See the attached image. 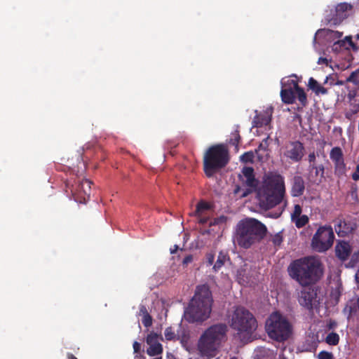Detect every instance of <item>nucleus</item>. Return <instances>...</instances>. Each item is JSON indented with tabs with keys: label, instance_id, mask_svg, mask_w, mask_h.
<instances>
[{
	"label": "nucleus",
	"instance_id": "nucleus-10",
	"mask_svg": "<svg viewBox=\"0 0 359 359\" xmlns=\"http://www.w3.org/2000/svg\"><path fill=\"white\" fill-rule=\"evenodd\" d=\"M353 6L347 3H340L334 8L329 11L325 17V22L331 25H338L348 16V12L351 11Z\"/></svg>",
	"mask_w": 359,
	"mask_h": 359
},
{
	"label": "nucleus",
	"instance_id": "nucleus-5",
	"mask_svg": "<svg viewBox=\"0 0 359 359\" xmlns=\"http://www.w3.org/2000/svg\"><path fill=\"white\" fill-rule=\"evenodd\" d=\"M227 326L224 323H218L208 327L201 334L198 349L203 356L213 357L221 341L226 337Z\"/></svg>",
	"mask_w": 359,
	"mask_h": 359
},
{
	"label": "nucleus",
	"instance_id": "nucleus-53",
	"mask_svg": "<svg viewBox=\"0 0 359 359\" xmlns=\"http://www.w3.org/2000/svg\"><path fill=\"white\" fill-rule=\"evenodd\" d=\"M67 356H68V358L69 359H77L76 357H75L72 353H68L67 354Z\"/></svg>",
	"mask_w": 359,
	"mask_h": 359
},
{
	"label": "nucleus",
	"instance_id": "nucleus-34",
	"mask_svg": "<svg viewBox=\"0 0 359 359\" xmlns=\"http://www.w3.org/2000/svg\"><path fill=\"white\" fill-rule=\"evenodd\" d=\"M241 136L238 130H236L231 134V137L229 140V143L232 145L237 147L240 142Z\"/></svg>",
	"mask_w": 359,
	"mask_h": 359
},
{
	"label": "nucleus",
	"instance_id": "nucleus-7",
	"mask_svg": "<svg viewBox=\"0 0 359 359\" xmlns=\"http://www.w3.org/2000/svg\"><path fill=\"white\" fill-rule=\"evenodd\" d=\"M229 161V151L223 144H216L208 148L203 156V170L208 177H211Z\"/></svg>",
	"mask_w": 359,
	"mask_h": 359
},
{
	"label": "nucleus",
	"instance_id": "nucleus-1",
	"mask_svg": "<svg viewBox=\"0 0 359 359\" xmlns=\"http://www.w3.org/2000/svg\"><path fill=\"white\" fill-rule=\"evenodd\" d=\"M285 194L284 178L277 173H269L264 178L257 195L260 206L269 210L279 205Z\"/></svg>",
	"mask_w": 359,
	"mask_h": 359
},
{
	"label": "nucleus",
	"instance_id": "nucleus-57",
	"mask_svg": "<svg viewBox=\"0 0 359 359\" xmlns=\"http://www.w3.org/2000/svg\"><path fill=\"white\" fill-rule=\"evenodd\" d=\"M292 76L297 77L295 74H292Z\"/></svg>",
	"mask_w": 359,
	"mask_h": 359
},
{
	"label": "nucleus",
	"instance_id": "nucleus-54",
	"mask_svg": "<svg viewBox=\"0 0 359 359\" xmlns=\"http://www.w3.org/2000/svg\"><path fill=\"white\" fill-rule=\"evenodd\" d=\"M134 359H144L142 355H136L134 358Z\"/></svg>",
	"mask_w": 359,
	"mask_h": 359
},
{
	"label": "nucleus",
	"instance_id": "nucleus-28",
	"mask_svg": "<svg viewBox=\"0 0 359 359\" xmlns=\"http://www.w3.org/2000/svg\"><path fill=\"white\" fill-rule=\"evenodd\" d=\"M339 336L336 332H330L325 338V342L331 346H336L339 344Z\"/></svg>",
	"mask_w": 359,
	"mask_h": 359
},
{
	"label": "nucleus",
	"instance_id": "nucleus-2",
	"mask_svg": "<svg viewBox=\"0 0 359 359\" xmlns=\"http://www.w3.org/2000/svg\"><path fill=\"white\" fill-rule=\"evenodd\" d=\"M213 299L212 292L205 285H198L195 294L184 311V316L189 323L203 322L212 311Z\"/></svg>",
	"mask_w": 359,
	"mask_h": 359
},
{
	"label": "nucleus",
	"instance_id": "nucleus-46",
	"mask_svg": "<svg viewBox=\"0 0 359 359\" xmlns=\"http://www.w3.org/2000/svg\"><path fill=\"white\" fill-rule=\"evenodd\" d=\"M133 346V349H134V353H138L141 348L140 344L137 341H134Z\"/></svg>",
	"mask_w": 359,
	"mask_h": 359
},
{
	"label": "nucleus",
	"instance_id": "nucleus-25",
	"mask_svg": "<svg viewBox=\"0 0 359 359\" xmlns=\"http://www.w3.org/2000/svg\"><path fill=\"white\" fill-rule=\"evenodd\" d=\"M292 222L295 224L297 229H301L309 223V218L306 215H302L295 218L294 220H292Z\"/></svg>",
	"mask_w": 359,
	"mask_h": 359
},
{
	"label": "nucleus",
	"instance_id": "nucleus-30",
	"mask_svg": "<svg viewBox=\"0 0 359 359\" xmlns=\"http://www.w3.org/2000/svg\"><path fill=\"white\" fill-rule=\"evenodd\" d=\"M297 95V99L302 106H306L307 104V96L304 89L301 87L295 90V95Z\"/></svg>",
	"mask_w": 359,
	"mask_h": 359
},
{
	"label": "nucleus",
	"instance_id": "nucleus-48",
	"mask_svg": "<svg viewBox=\"0 0 359 359\" xmlns=\"http://www.w3.org/2000/svg\"><path fill=\"white\" fill-rule=\"evenodd\" d=\"M317 62L318 65L325 64L326 65H328V60L325 57H319Z\"/></svg>",
	"mask_w": 359,
	"mask_h": 359
},
{
	"label": "nucleus",
	"instance_id": "nucleus-41",
	"mask_svg": "<svg viewBox=\"0 0 359 359\" xmlns=\"http://www.w3.org/2000/svg\"><path fill=\"white\" fill-rule=\"evenodd\" d=\"M351 110L353 114H355L358 112H359V99L355 100V102L351 104Z\"/></svg>",
	"mask_w": 359,
	"mask_h": 359
},
{
	"label": "nucleus",
	"instance_id": "nucleus-49",
	"mask_svg": "<svg viewBox=\"0 0 359 359\" xmlns=\"http://www.w3.org/2000/svg\"><path fill=\"white\" fill-rule=\"evenodd\" d=\"M140 312L141 314H142L143 316H146L147 313H149L145 306H140Z\"/></svg>",
	"mask_w": 359,
	"mask_h": 359
},
{
	"label": "nucleus",
	"instance_id": "nucleus-50",
	"mask_svg": "<svg viewBox=\"0 0 359 359\" xmlns=\"http://www.w3.org/2000/svg\"><path fill=\"white\" fill-rule=\"evenodd\" d=\"M283 211V209H282L281 210L275 212V213L273 214L272 217L273 218H278L282 215Z\"/></svg>",
	"mask_w": 359,
	"mask_h": 359
},
{
	"label": "nucleus",
	"instance_id": "nucleus-27",
	"mask_svg": "<svg viewBox=\"0 0 359 359\" xmlns=\"http://www.w3.org/2000/svg\"><path fill=\"white\" fill-rule=\"evenodd\" d=\"M282 88L290 89V90H295L300 86L298 85L297 81L293 79H288L285 81H281Z\"/></svg>",
	"mask_w": 359,
	"mask_h": 359
},
{
	"label": "nucleus",
	"instance_id": "nucleus-20",
	"mask_svg": "<svg viewBox=\"0 0 359 359\" xmlns=\"http://www.w3.org/2000/svg\"><path fill=\"white\" fill-rule=\"evenodd\" d=\"M305 190V182L302 176H294L292 181L290 194L293 197H299Z\"/></svg>",
	"mask_w": 359,
	"mask_h": 359
},
{
	"label": "nucleus",
	"instance_id": "nucleus-32",
	"mask_svg": "<svg viewBox=\"0 0 359 359\" xmlns=\"http://www.w3.org/2000/svg\"><path fill=\"white\" fill-rule=\"evenodd\" d=\"M165 337L167 341L174 340L176 338L175 332L172 327H168L164 332Z\"/></svg>",
	"mask_w": 359,
	"mask_h": 359
},
{
	"label": "nucleus",
	"instance_id": "nucleus-15",
	"mask_svg": "<svg viewBox=\"0 0 359 359\" xmlns=\"http://www.w3.org/2000/svg\"><path fill=\"white\" fill-rule=\"evenodd\" d=\"M239 179L242 185L248 188V193L252 192L258 185V180L255 178V171L252 167H244L242 169V175H239Z\"/></svg>",
	"mask_w": 359,
	"mask_h": 359
},
{
	"label": "nucleus",
	"instance_id": "nucleus-35",
	"mask_svg": "<svg viewBox=\"0 0 359 359\" xmlns=\"http://www.w3.org/2000/svg\"><path fill=\"white\" fill-rule=\"evenodd\" d=\"M254 154L252 151L245 152L241 156V161L243 163H252L253 162Z\"/></svg>",
	"mask_w": 359,
	"mask_h": 359
},
{
	"label": "nucleus",
	"instance_id": "nucleus-37",
	"mask_svg": "<svg viewBox=\"0 0 359 359\" xmlns=\"http://www.w3.org/2000/svg\"><path fill=\"white\" fill-rule=\"evenodd\" d=\"M323 32L325 33L327 36H330L334 39H339L342 36V33L339 31H333L329 29H322Z\"/></svg>",
	"mask_w": 359,
	"mask_h": 359
},
{
	"label": "nucleus",
	"instance_id": "nucleus-3",
	"mask_svg": "<svg viewBox=\"0 0 359 359\" xmlns=\"http://www.w3.org/2000/svg\"><path fill=\"white\" fill-rule=\"evenodd\" d=\"M320 263L313 257H305L293 260L287 267L292 279L302 286L315 283L320 278Z\"/></svg>",
	"mask_w": 359,
	"mask_h": 359
},
{
	"label": "nucleus",
	"instance_id": "nucleus-9",
	"mask_svg": "<svg viewBox=\"0 0 359 359\" xmlns=\"http://www.w3.org/2000/svg\"><path fill=\"white\" fill-rule=\"evenodd\" d=\"M335 236L330 225L319 226L312 237L311 245L318 252H325L332 248Z\"/></svg>",
	"mask_w": 359,
	"mask_h": 359
},
{
	"label": "nucleus",
	"instance_id": "nucleus-31",
	"mask_svg": "<svg viewBox=\"0 0 359 359\" xmlns=\"http://www.w3.org/2000/svg\"><path fill=\"white\" fill-rule=\"evenodd\" d=\"M359 263V251L354 252L351 255L350 261L346 264V268H354Z\"/></svg>",
	"mask_w": 359,
	"mask_h": 359
},
{
	"label": "nucleus",
	"instance_id": "nucleus-16",
	"mask_svg": "<svg viewBox=\"0 0 359 359\" xmlns=\"http://www.w3.org/2000/svg\"><path fill=\"white\" fill-rule=\"evenodd\" d=\"M212 209V205L203 200L197 203L194 215L196 217L199 224H205L209 221Z\"/></svg>",
	"mask_w": 359,
	"mask_h": 359
},
{
	"label": "nucleus",
	"instance_id": "nucleus-56",
	"mask_svg": "<svg viewBox=\"0 0 359 359\" xmlns=\"http://www.w3.org/2000/svg\"><path fill=\"white\" fill-rule=\"evenodd\" d=\"M215 224V222H210V226H212V225H213V224Z\"/></svg>",
	"mask_w": 359,
	"mask_h": 359
},
{
	"label": "nucleus",
	"instance_id": "nucleus-44",
	"mask_svg": "<svg viewBox=\"0 0 359 359\" xmlns=\"http://www.w3.org/2000/svg\"><path fill=\"white\" fill-rule=\"evenodd\" d=\"M193 261V257L191 255H189L187 256H186L183 261H182V264L184 265H187L189 264V263H191V262Z\"/></svg>",
	"mask_w": 359,
	"mask_h": 359
},
{
	"label": "nucleus",
	"instance_id": "nucleus-11",
	"mask_svg": "<svg viewBox=\"0 0 359 359\" xmlns=\"http://www.w3.org/2000/svg\"><path fill=\"white\" fill-rule=\"evenodd\" d=\"M304 154V145L299 140L289 141L284 146V157L293 163L300 162Z\"/></svg>",
	"mask_w": 359,
	"mask_h": 359
},
{
	"label": "nucleus",
	"instance_id": "nucleus-22",
	"mask_svg": "<svg viewBox=\"0 0 359 359\" xmlns=\"http://www.w3.org/2000/svg\"><path fill=\"white\" fill-rule=\"evenodd\" d=\"M308 86L317 95H326L328 92L327 88L319 84L318 82L313 77H311L309 79Z\"/></svg>",
	"mask_w": 359,
	"mask_h": 359
},
{
	"label": "nucleus",
	"instance_id": "nucleus-40",
	"mask_svg": "<svg viewBox=\"0 0 359 359\" xmlns=\"http://www.w3.org/2000/svg\"><path fill=\"white\" fill-rule=\"evenodd\" d=\"M319 359H333V355L331 353L323 351L319 353Z\"/></svg>",
	"mask_w": 359,
	"mask_h": 359
},
{
	"label": "nucleus",
	"instance_id": "nucleus-23",
	"mask_svg": "<svg viewBox=\"0 0 359 359\" xmlns=\"http://www.w3.org/2000/svg\"><path fill=\"white\" fill-rule=\"evenodd\" d=\"M280 97L282 102L287 104H292L295 102V92L290 89L281 88Z\"/></svg>",
	"mask_w": 359,
	"mask_h": 359
},
{
	"label": "nucleus",
	"instance_id": "nucleus-13",
	"mask_svg": "<svg viewBox=\"0 0 359 359\" xmlns=\"http://www.w3.org/2000/svg\"><path fill=\"white\" fill-rule=\"evenodd\" d=\"M330 158L334 163V175L339 177L345 175L346 168L341 148L339 147H333L330 152Z\"/></svg>",
	"mask_w": 359,
	"mask_h": 359
},
{
	"label": "nucleus",
	"instance_id": "nucleus-39",
	"mask_svg": "<svg viewBox=\"0 0 359 359\" xmlns=\"http://www.w3.org/2000/svg\"><path fill=\"white\" fill-rule=\"evenodd\" d=\"M283 241V236L280 233L275 234L272 238V243L274 245H280Z\"/></svg>",
	"mask_w": 359,
	"mask_h": 359
},
{
	"label": "nucleus",
	"instance_id": "nucleus-33",
	"mask_svg": "<svg viewBox=\"0 0 359 359\" xmlns=\"http://www.w3.org/2000/svg\"><path fill=\"white\" fill-rule=\"evenodd\" d=\"M342 225L346 226V224L345 221H342L341 219L338 222L337 224L334 225L335 231L337 233V234L340 236H342L346 233V231L343 230L341 229Z\"/></svg>",
	"mask_w": 359,
	"mask_h": 359
},
{
	"label": "nucleus",
	"instance_id": "nucleus-45",
	"mask_svg": "<svg viewBox=\"0 0 359 359\" xmlns=\"http://www.w3.org/2000/svg\"><path fill=\"white\" fill-rule=\"evenodd\" d=\"M352 179L354 181L359 180V164L356 166V170L352 174Z\"/></svg>",
	"mask_w": 359,
	"mask_h": 359
},
{
	"label": "nucleus",
	"instance_id": "nucleus-43",
	"mask_svg": "<svg viewBox=\"0 0 359 359\" xmlns=\"http://www.w3.org/2000/svg\"><path fill=\"white\" fill-rule=\"evenodd\" d=\"M206 258L208 265H212L215 260V255L212 253H208L206 255Z\"/></svg>",
	"mask_w": 359,
	"mask_h": 359
},
{
	"label": "nucleus",
	"instance_id": "nucleus-26",
	"mask_svg": "<svg viewBox=\"0 0 359 359\" xmlns=\"http://www.w3.org/2000/svg\"><path fill=\"white\" fill-rule=\"evenodd\" d=\"M346 43H348L350 46L354 47L352 37L349 36H346L344 40H339L338 41L335 42L333 45V50H337L338 48L344 47Z\"/></svg>",
	"mask_w": 359,
	"mask_h": 359
},
{
	"label": "nucleus",
	"instance_id": "nucleus-14",
	"mask_svg": "<svg viewBox=\"0 0 359 359\" xmlns=\"http://www.w3.org/2000/svg\"><path fill=\"white\" fill-rule=\"evenodd\" d=\"M159 338L161 340H163L161 336H159L154 332L147 334L146 342L149 345V347L147 349V353L149 356H156L162 354L163 348L162 344L158 341Z\"/></svg>",
	"mask_w": 359,
	"mask_h": 359
},
{
	"label": "nucleus",
	"instance_id": "nucleus-24",
	"mask_svg": "<svg viewBox=\"0 0 359 359\" xmlns=\"http://www.w3.org/2000/svg\"><path fill=\"white\" fill-rule=\"evenodd\" d=\"M228 258V255L226 253L223 252H220L217 256V261L213 266V269L215 271H218L222 268V266L224 264L225 262Z\"/></svg>",
	"mask_w": 359,
	"mask_h": 359
},
{
	"label": "nucleus",
	"instance_id": "nucleus-6",
	"mask_svg": "<svg viewBox=\"0 0 359 359\" xmlns=\"http://www.w3.org/2000/svg\"><path fill=\"white\" fill-rule=\"evenodd\" d=\"M230 326L237 331L241 340H248L257 330V321L248 309L238 306L232 314Z\"/></svg>",
	"mask_w": 359,
	"mask_h": 359
},
{
	"label": "nucleus",
	"instance_id": "nucleus-12",
	"mask_svg": "<svg viewBox=\"0 0 359 359\" xmlns=\"http://www.w3.org/2000/svg\"><path fill=\"white\" fill-rule=\"evenodd\" d=\"M317 291L318 290L315 287L303 286L297 295V300L300 306L309 311L313 310V306L318 302Z\"/></svg>",
	"mask_w": 359,
	"mask_h": 359
},
{
	"label": "nucleus",
	"instance_id": "nucleus-21",
	"mask_svg": "<svg viewBox=\"0 0 359 359\" xmlns=\"http://www.w3.org/2000/svg\"><path fill=\"white\" fill-rule=\"evenodd\" d=\"M90 184L91 182L88 180H83L81 182H79L77 184H76L75 188L73 187V189H71V191L73 194H74V191H76L79 194L83 193L84 195L89 196L90 194Z\"/></svg>",
	"mask_w": 359,
	"mask_h": 359
},
{
	"label": "nucleus",
	"instance_id": "nucleus-4",
	"mask_svg": "<svg viewBox=\"0 0 359 359\" xmlns=\"http://www.w3.org/2000/svg\"><path fill=\"white\" fill-rule=\"evenodd\" d=\"M266 232V226L261 222L255 218H246L238 223L235 239L241 248L248 249L259 243Z\"/></svg>",
	"mask_w": 359,
	"mask_h": 359
},
{
	"label": "nucleus",
	"instance_id": "nucleus-19",
	"mask_svg": "<svg viewBox=\"0 0 359 359\" xmlns=\"http://www.w3.org/2000/svg\"><path fill=\"white\" fill-rule=\"evenodd\" d=\"M325 166L323 164L313 163L309 165L310 172L309 180L313 183L319 184L325 178Z\"/></svg>",
	"mask_w": 359,
	"mask_h": 359
},
{
	"label": "nucleus",
	"instance_id": "nucleus-55",
	"mask_svg": "<svg viewBox=\"0 0 359 359\" xmlns=\"http://www.w3.org/2000/svg\"><path fill=\"white\" fill-rule=\"evenodd\" d=\"M343 83H343V81H338L336 83V84H337V85H343Z\"/></svg>",
	"mask_w": 359,
	"mask_h": 359
},
{
	"label": "nucleus",
	"instance_id": "nucleus-17",
	"mask_svg": "<svg viewBox=\"0 0 359 359\" xmlns=\"http://www.w3.org/2000/svg\"><path fill=\"white\" fill-rule=\"evenodd\" d=\"M255 112L256 115L255 116L252 123L253 128H261L270 123L273 114V108L271 107H268L259 114L257 113V111H255Z\"/></svg>",
	"mask_w": 359,
	"mask_h": 359
},
{
	"label": "nucleus",
	"instance_id": "nucleus-8",
	"mask_svg": "<svg viewBox=\"0 0 359 359\" xmlns=\"http://www.w3.org/2000/svg\"><path fill=\"white\" fill-rule=\"evenodd\" d=\"M265 330L269 338L283 342L288 339L292 332L289 321L279 312H273L267 318Z\"/></svg>",
	"mask_w": 359,
	"mask_h": 359
},
{
	"label": "nucleus",
	"instance_id": "nucleus-36",
	"mask_svg": "<svg viewBox=\"0 0 359 359\" xmlns=\"http://www.w3.org/2000/svg\"><path fill=\"white\" fill-rule=\"evenodd\" d=\"M302 206L299 204H295L294 206V210H293L292 212L291 213V221L294 220L295 218L302 215Z\"/></svg>",
	"mask_w": 359,
	"mask_h": 359
},
{
	"label": "nucleus",
	"instance_id": "nucleus-51",
	"mask_svg": "<svg viewBox=\"0 0 359 359\" xmlns=\"http://www.w3.org/2000/svg\"><path fill=\"white\" fill-rule=\"evenodd\" d=\"M179 250V246L177 245H175L173 248H170V253L175 254Z\"/></svg>",
	"mask_w": 359,
	"mask_h": 359
},
{
	"label": "nucleus",
	"instance_id": "nucleus-47",
	"mask_svg": "<svg viewBox=\"0 0 359 359\" xmlns=\"http://www.w3.org/2000/svg\"><path fill=\"white\" fill-rule=\"evenodd\" d=\"M329 81H330V86H333V85L336 84V83L334 82V78L331 75H330L329 76L326 77V79H325V81L323 82V83L325 84V83H328Z\"/></svg>",
	"mask_w": 359,
	"mask_h": 359
},
{
	"label": "nucleus",
	"instance_id": "nucleus-29",
	"mask_svg": "<svg viewBox=\"0 0 359 359\" xmlns=\"http://www.w3.org/2000/svg\"><path fill=\"white\" fill-rule=\"evenodd\" d=\"M346 82L352 83L355 86L359 87V68L351 73Z\"/></svg>",
	"mask_w": 359,
	"mask_h": 359
},
{
	"label": "nucleus",
	"instance_id": "nucleus-18",
	"mask_svg": "<svg viewBox=\"0 0 359 359\" xmlns=\"http://www.w3.org/2000/svg\"><path fill=\"white\" fill-rule=\"evenodd\" d=\"M335 256L342 262L348 260L351 255L352 248L348 242L339 240L337 241L335 248Z\"/></svg>",
	"mask_w": 359,
	"mask_h": 359
},
{
	"label": "nucleus",
	"instance_id": "nucleus-52",
	"mask_svg": "<svg viewBox=\"0 0 359 359\" xmlns=\"http://www.w3.org/2000/svg\"><path fill=\"white\" fill-rule=\"evenodd\" d=\"M337 325V323L334 321H330L328 324V328L329 329H333Z\"/></svg>",
	"mask_w": 359,
	"mask_h": 359
},
{
	"label": "nucleus",
	"instance_id": "nucleus-42",
	"mask_svg": "<svg viewBox=\"0 0 359 359\" xmlns=\"http://www.w3.org/2000/svg\"><path fill=\"white\" fill-rule=\"evenodd\" d=\"M316 155L315 151L311 152L308 155V161L309 163V165H312L313 163H316Z\"/></svg>",
	"mask_w": 359,
	"mask_h": 359
},
{
	"label": "nucleus",
	"instance_id": "nucleus-38",
	"mask_svg": "<svg viewBox=\"0 0 359 359\" xmlns=\"http://www.w3.org/2000/svg\"><path fill=\"white\" fill-rule=\"evenodd\" d=\"M142 324L144 325V326L146 327H149L151 326L152 318L150 316V314L147 313L146 316H143L142 319Z\"/></svg>",
	"mask_w": 359,
	"mask_h": 359
}]
</instances>
